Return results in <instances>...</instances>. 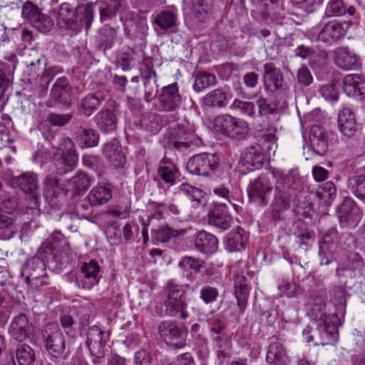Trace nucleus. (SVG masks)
Returning a JSON list of instances; mask_svg holds the SVG:
<instances>
[{"label":"nucleus","mask_w":365,"mask_h":365,"mask_svg":"<svg viewBox=\"0 0 365 365\" xmlns=\"http://www.w3.org/2000/svg\"><path fill=\"white\" fill-rule=\"evenodd\" d=\"M339 322L336 314L328 315L326 313L321 314L316 320V327H311V334L314 340V345H322L332 344L337 338V327Z\"/></svg>","instance_id":"obj_3"},{"label":"nucleus","mask_w":365,"mask_h":365,"mask_svg":"<svg viewBox=\"0 0 365 365\" xmlns=\"http://www.w3.org/2000/svg\"><path fill=\"white\" fill-rule=\"evenodd\" d=\"M103 155L107 159L110 167L118 168L125 163V157L122 152L120 143L115 139L104 145Z\"/></svg>","instance_id":"obj_28"},{"label":"nucleus","mask_w":365,"mask_h":365,"mask_svg":"<svg viewBox=\"0 0 365 365\" xmlns=\"http://www.w3.org/2000/svg\"><path fill=\"white\" fill-rule=\"evenodd\" d=\"M142 78L145 88L144 98L149 102L153 93L158 91L157 76L153 70L147 68L145 71H143Z\"/></svg>","instance_id":"obj_43"},{"label":"nucleus","mask_w":365,"mask_h":365,"mask_svg":"<svg viewBox=\"0 0 365 365\" xmlns=\"http://www.w3.org/2000/svg\"><path fill=\"white\" fill-rule=\"evenodd\" d=\"M120 21L123 23L126 34L131 38L143 36L147 27L143 20H138V16L133 13H128L125 17L120 16Z\"/></svg>","instance_id":"obj_29"},{"label":"nucleus","mask_w":365,"mask_h":365,"mask_svg":"<svg viewBox=\"0 0 365 365\" xmlns=\"http://www.w3.org/2000/svg\"><path fill=\"white\" fill-rule=\"evenodd\" d=\"M105 333L98 327L93 325L87 331L86 346L91 354L97 359H101L105 356V345L106 339H104Z\"/></svg>","instance_id":"obj_19"},{"label":"nucleus","mask_w":365,"mask_h":365,"mask_svg":"<svg viewBox=\"0 0 365 365\" xmlns=\"http://www.w3.org/2000/svg\"><path fill=\"white\" fill-rule=\"evenodd\" d=\"M343 89L348 96L362 99L365 96V77L359 74H348L343 81Z\"/></svg>","instance_id":"obj_25"},{"label":"nucleus","mask_w":365,"mask_h":365,"mask_svg":"<svg viewBox=\"0 0 365 365\" xmlns=\"http://www.w3.org/2000/svg\"><path fill=\"white\" fill-rule=\"evenodd\" d=\"M179 190L187 195L193 207L197 208L202 205V200L204 198V195L200 189L187 183H182L179 187Z\"/></svg>","instance_id":"obj_51"},{"label":"nucleus","mask_w":365,"mask_h":365,"mask_svg":"<svg viewBox=\"0 0 365 365\" xmlns=\"http://www.w3.org/2000/svg\"><path fill=\"white\" fill-rule=\"evenodd\" d=\"M247 239L245 230L237 227L227 235L225 242L226 250L230 252L242 251L245 249Z\"/></svg>","instance_id":"obj_35"},{"label":"nucleus","mask_w":365,"mask_h":365,"mask_svg":"<svg viewBox=\"0 0 365 365\" xmlns=\"http://www.w3.org/2000/svg\"><path fill=\"white\" fill-rule=\"evenodd\" d=\"M76 21V11L68 3L62 4L58 11L57 24L60 27L71 29Z\"/></svg>","instance_id":"obj_41"},{"label":"nucleus","mask_w":365,"mask_h":365,"mask_svg":"<svg viewBox=\"0 0 365 365\" xmlns=\"http://www.w3.org/2000/svg\"><path fill=\"white\" fill-rule=\"evenodd\" d=\"M60 322L65 333L71 337H73L77 334V329L73 317L68 314L61 315Z\"/></svg>","instance_id":"obj_61"},{"label":"nucleus","mask_w":365,"mask_h":365,"mask_svg":"<svg viewBox=\"0 0 365 365\" xmlns=\"http://www.w3.org/2000/svg\"><path fill=\"white\" fill-rule=\"evenodd\" d=\"M96 5L98 6L101 22L121 14L126 9L125 0H100Z\"/></svg>","instance_id":"obj_24"},{"label":"nucleus","mask_w":365,"mask_h":365,"mask_svg":"<svg viewBox=\"0 0 365 365\" xmlns=\"http://www.w3.org/2000/svg\"><path fill=\"white\" fill-rule=\"evenodd\" d=\"M182 97L177 83L163 86L155 96L153 106L158 112L173 113L181 107Z\"/></svg>","instance_id":"obj_7"},{"label":"nucleus","mask_w":365,"mask_h":365,"mask_svg":"<svg viewBox=\"0 0 365 365\" xmlns=\"http://www.w3.org/2000/svg\"><path fill=\"white\" fill-rule=\"evenodd\" d=\"M263 84L267 92H275L282 87L283 75L279 68L272 63L263 65Z\"/></svg>","instance_id":"obj_23"},{"label":"nucleus","mask_w":365,"mask_h":365,"mask_svg":"<svg viewBox=\"0 0 365 365\" xmlns=\"http://www.w3.org/2000/svg\"><path fill=\"white\" fill-rule=\"evenodd\" d=\"M245 276L240 274H237L235 278V296L240 307L245 304L249 292Z\"/></svg>","instance_id":"obj_52"},{"label":"nucleus","mask_w":365,"mask_h":365,"mask_svg":"<svg viewBox=\"0 0 365 365\" xmlns=\"http://www.w3.org/2000/svg\"><path fill=\"white\" fill-rule=\"evenodd\" d=\"M277 173L283 174L279 170H273L269 173L261 174L257 178L251 180L248 187L247 193L250 200L260 206H265L268 202V196L273 189L272 180H276L277 184Z\"/></svg>","instance_id":"obj_4"},{"label":"nucleus","mask_w":365,"mask_h":365,"mask_svg":"<svg viewBox=\"0 0 365 365\" xmlns=\"http://www.w3.org/2000/svg\"><path fill=\"white\" fill-rule=\"evenodd\" d=\"M170 236V228L168 225L152 230L151 237L155 245L166 242Z\"/></svg>","instance_id":"obj_60"},{"label":"nucleus","mask_w":365,"mask_h":365,"mask_svg":"<svg viewBox=\"0 0 365 365\" xmlns=\"http://www.w3.org/2000/svg\"><path fill=\"white\" fill-rule=\"evenodd\" d=\"M231 110H239L241 114L253 118L255 115V106L253 102L235 99L230 105Z\"/></svg>","instance_id":"obj_57"},{"label":"nucleus","mask_w":365,"mask_h":365,"mask_svg":"<svg viewBox=\"0 0 365 365\" xmlns=\"http://www.w3.org/2000/svg\"><path fill=\"white\" fill-rule=\"evenodd\" d=\"M21 275L32 287H38L46 284L43 278L47 275L45 262L38 257L29 259L21 268Z\"/></svg>","instance_id":"obj_12"},{"label":"nucleus","mask_w":365,"mask_h":365,"mask_svg":"<svg viewBox=\"0 0 365 365\" xmlns=\"http://www.w3.org/2000/svg\"><path fill=\"white\" fill-rule=\"evenodd\" d=\"M255 3L262 15L264 16L274 17L279 14L281 5L279 0H252Z\"/></svg>","instance_id":"obj_49"},{"label":"nucleus","mask_w":365,"mask_h":365,"mask_svg":"<svg viewBox=\"0 0 365 365\" xmlns=\"http://www.w3.org/2000/svg\"><path fill=\"white\" fill-rule=\"evenodd\" d=\"M166 294L165 313L172 317L185 319L189 314L187 311V304L185 300V290L181 285L168 284L165 287Z\"/></svg>","instance_id":"obj_5"},{"label":"nucleus","mask_w":365,"mask_h":365,"mask_svg":"<svg viewBox=\"0 0 365 365\" xmlns=\"http://www.w3.org/2000/svg\"><path fill=\"white\" fill-rule=\"evenodd\" d=\"M309 140L314 152L320 155L328 150V137L326 130L320 125H313L309 132Z\"/></svg>","instance_id":"obj_31"},{"label":"nucleus","mask_w":365,"mask_h":365,"mask_svg":"<svg viewBox=\"0 0 365 365\" xmlns=\"http://www.w3.org/2000/svg\"><path fill=\"white\" fill-rule=\"evenodd\" d=\"M208 222L222 231L229 229L232 222L225 203L216 205L208 215Z\"/></svg>","instance_id":"obj_22"},{"label":"nucleus","mask_w":365,"mask_h":365,"mask_svg":"<svg viewBox=\"0 0 365 365\" xmlns=\"http://www.w3.org/2000/svg\"><path fill=\"white\" fill-rule=\"evenodd\" d=\"M156 212L153 214V215L149 217V221L153 218L159 219L162 217V215L166 210H169L171 213L177 215L180 213V208L178 205L170 203L169 205L165 203H157L156 204Z\"/></svg>","instance_id":"obj_64"},{"label":"nucleus","mask_w":365,"mask_h":365,"mask_svg":"<svg viewBox=\"0 0 365 365\" xmlns=\"http://www.w3.org/2000/svg\"><path fill=\"white\" fill-rule=\"evenodd\" d=\"M158 173L165 183L170 185L175 184L180 180L179 169L173 164L160 165Z\"/></svg>","instance_id":"obj_47"},{"label":"nucleus","mask_w":365,"mask_h":365,"mask_svg":"<svg viewBox=\"0 0 365 365\" xmlns=\"http://www.w3.org/2000/svg\"><path fill=\"white\" fill-rule=\"evenodd\" d=\"M204 261L196 259L193 257L185 256L180 259L178 262V267L185 271H193L195 273H200L204 268Z\"/></svg>","instance_id":"obj_54"},{"label":"nucleus","mask_w":365,"mask_h":365,"mask_svg":"<svg viewBox=\"0 0 365 365\" xmlns=\"http://www.w3.org/2000/svg\"><path fill=\"white\" fill-rule=\"evenodd\" d=\"M195 247L198 252L210 255L217 250L218 240L212 234L201 231L195 238Z\"/></svg>","instance_id":"obj_34"},{"label":"nucleus","mask_w":365,"mask_h":365,"mask_svg":"<svg viewBox=\"0 0 365 365\" xmlns=\"http://www.w3.org/2000/svg\"><path fill=\"white\" fill-rule=\"evenodd\" d=\"M112 197V187L110 184L98 183L88 193L87 198L92 206H99Z\"/></svg>","instance_id":"obj_36"},{"label":"nucleus","mask_w":365,"mask_h":365,"mask_svg":"<svg viewBox=\"0 0 365 365\" xmlns=\"http://www.w3.org/2000/svg\"><path fill=\"white\" fill-rule=\"evenodd\" d=\"M346 8L342 0H330L327 5L325 13L328 16H341Z\"/></svg>","instance_id":"obj_59"},{"label":"nucleus","mask_w":365,"mask_h":365,"mask_svg":"<svg viewBox=\"0 0 365 365\" xmlns=\"http://www.w3.org/2000/svg\"><path fill=\"white\" fill-rule=\"evenodd\" d=\"M338 128L344 140L358 136L360 133L355 115L349 108H344L338 115Z\"/></svg>","instance_id":"obj_18"},{"label":"nucleus","mask_w":365,"mask_h":365,"mask_svg":"<svg viewBox=\"0 0 365 365\" xmlns=\"http://www.w3.org/2000/svg\"><path fill=\"white\" fill-rule=\"evenodd\" d=\"M44 345L48 354L54 359L59 358L65 350L63 334L56 324H47L41 329Z\"/></svg>","instance_id":"obj_11"},{"label":"nucleus","mask_w":365,"mask_h":365,"mask_svg":"<svg viewBox=\"0 0 365 365\" xmlns=\"http://www.w3.org/2000/svg\"><path fill=\"white\" fill-rule=\"evenodd\" d=\"M61 190L56 176L50 175L45 178L43 181V195L51 206L57 203V198L61 194Z\"/></svg>","instance_id":"obj_38"},{"label":"nucleus","mask_w":365,"mask_h":365,"mask_svg":"<svg viewBox=\"0 0 365 365\" xmlns=\"http://www.w3.org/2000/svg\"><path fill=\"white\" fill-rule=\"evenodd\" d=\"M95 123L102 131L108 133L117 128L118 118L115 109H102L94 117Z\"/></svg>","instance_id":"obj_32"},{"label":"nucleus","mask_w":365,"mask_h":365,"mask_svg":"<svg viewBox=\"0 0 365 365\" xmlns=\"http://www.w3.org/2000/svg\"><path fill=\"white\" fill-rule=\"evenodd\" d=\"M32 330V324L29 322L24 314H19L14 317L9 329L11 336L18 341H24Z\"/></svg>","instance_id":"obj_26"},{"label":"nucleus","mask_w":365,"mask_h":365,"mask_svg":"<svg viewBox=\"0 0 365 365\" xmlns=\"http://www.w3.org/2000/svg\"><path fill=\"white\" fill-rule=\"evenodd\" d=\"M215 83V76L210 73H200L197 75L193 88L196 92H201L205 88Z\"/></svg>","instance_id":"obj_56"},{"label":"nucleus","mask_w":365,"mask_h":365,"mask_svg":"<svg viewBox=\"0 0 365 365\" xmlns=\"http://www.w3.org/2000/svg\"><path fill=\"white\" fill-rule=\"evenodd\" d=\"M329 234H326L323 237L322 242L319 245V255L320 257V264L321 265H327L330 264L333 259V251L332 247H334V244L329 245Z\"/></svg>","instance_id":"obj_53"},{"label":"nucleus","mask_w":365,"mask_h":365,"mask_svg":"<svg viewBox=\"0 0 365 365\" xmlns=\"http://www.w3.org/2000/svg\"><path fill=\"white\" fill-rule=\"evenodd\" d=\"M346 31V28L343 24L331 21L323 26L318 34V39L324 43L331 44L343 37Z\"/></svg>","instance_id":"obj_27"},{"label":"nucleus","mask_w":365,"mask_h":365,"mask_svg":"<svg viewBox=\"0 0 365 365\" xmlns=\"http://www.w3.org/2000/svg\"><path fill=\"white\" fill-rule=\"evenodd\" d=\"M21 63L26 67L24 70L31 78L38 76L46 66L43 55L36 49H25L22 54Z\"/></svg>","instance_id":"obj_17"},{"label":"nucleus","mask_w":365,"mask_h":365,"mask_svg":"<svg viewBox=\"0 0 365 365\" xmlns=\"http://www.w3.org/2000/svg\"><path fill=\"white\" fill-rule=\"evenodd\" d=\"M218 296V289L210 285L202 286L200 291V298L207 304L215 302Z\"/></svg>","instance_id":"obj_62"},{"label":"nucleus","mask_w":365,"mask_h":365,"mask_svg":"<svg viewBox=\"0 0 365 365\" xmlns=\"http://www.w3.org/2000/svg\"><path fill=\"white\" fill-rule=\"evenodd\" d=\"M16 359L19 365H39L35 350L27 344H21L16 349Z\"/></svg>","instance_id":"obj_42"},{"label":"nucleus","mask_w":365,"mask_h":365,"mask_svg":"<svg viewBox=\"0 0 365 365\" xmlns=\"http://www.w3.org/2000/svg\"><path fill=\"white\" fill-rule=\"evenodd\" d=\"M266 359L269 365H287L290 362L285 347L277 341L269 344Z\"/></svg>","instance_id":"obj_33"},{"label":"nucleus","mask_w":365,"mask_h":365,"mask_svg":"<svg viewBox=\"0 0 365 365\" xmlns=\"http://www.w3.org/2000/svg\"><path fill=\"white\" fill-rule=\"evenodd\" d=\"M53 20L48 15L42 14H38V17L34 21L33 26L41 33H48L53 27Z\"/></svg>","instance_id":"obj_58"},{"label":"nucleus","mask_w":365,"mask_h":365,"mask_svg":"<svg viewBox=\"0 0 365 365\" xmlns=\"http://www.w3.org/2000/svg\"><path fill=\"white\" fill-rule=\"evenodd\" d=\"M210 6L205 0H192V14L198 21H204L207 17Z\"/></svg>","instance_id":"obj_55"},{"label":"nucleus","mask_w":365,"mask_h":365,"mask_svg":"<svg viewBox=\"0 0 365 365\" xmlns=\"http://www.w3.org/2000/svg\"><path fill=\"white\" fill-rule=\"evenodd\" d=\"M214 349L219 359L230 357L232 354V341L226 335L218 336L214 340Z\"/></svg>","instance_id":"obj_48"},{"label":"nucleus","mask_w":365,"mask_h":365,"mask_svg":"<svg viewBox=\"0 0 365 365\" xmlns=\"http://www.w3.org/2000/svg\"><path fill=\"white\" fill-rule=\"evenodd\" d=\"M22 16L27 19L33 26L34 21L38 17L41 11L31 1H26L22 7Z\"/></svg>","instance_id":"obj_63"},{"label":"nucleus","mask_w":365,"mask_h":365,"mask_svg":"<svg viewBox=\"0 0 365 365\" xmlns=\"http://www.w3.org/2000/svg\"><path fill=\"white\" fill-rule=\"evenodd\" d=\"M176 21V15L170 11H163L158 14L154 18L155 29L158 28L162 30H166L175 26Z\"/></svg>","instance_id":"obj_50"},{"label":"nucleus","mask_w":365,"mask_h":365,"mask_svg":"<svg viewBox=\"0 0 365 365\" xmlns=\"http://www.w3.org/2000/svg\"><path fill=\"white\" fill-rule=\"evenodd\" d=\"M219 166L218 157L212 153H200L192 156L187 162L186 168L192 175L212 176Z\"/></svg>","instance_id":"obj_10"},{"label":"nucleus","mask_w":365,"mask_h":365,"mask_svg":"<svg viewBox=\"0 0 365 365\" xmlns=\"http://www.w3.org/2000/svg\"><path fill=\"white\" fill-rule=\"evenodd\" d=\"M76 140L82 148H91L98 144L99 137L95 130L81 128L77 132Z\"/></svg>","instance_id":"obj_46"},{"label":"nucleus","mask_w":365,"mask_h":365,"mask_svg":"<svg viewBox=\"0 0 365 365\" xmlns=\"http://www.w3.org/2000/svg\"><path fill=\"white\" fill-rule=\"evenodd\" d=\"M101 267L98 263L94 260L85 262L81 267L82 277L76 279V284L78 287L86 289H91L96 285L98 282V273Z\"/></svg>","instance_id":"obj_21"},{"label":"nucleus","mask_w":365,"mask_h":365,"mask_svg":"<svg viewBox=\"0 0 365 365\" xmlns=\"http://www.w3.org/2000/svg\"><path fill=\"white\" fill-rule=\"evenodd\" d=\"M71 87L66 78H58L51 91L50 101L55 106L65 109L71 105Z\"/></svg>","instance_id":"obj_14"},{"label":"nucleus","mask_w":365,"mask_h":365,"mask_svg":"<svg viewBox=\"0 0 365 365\" xmlns=\"http://www.w3.org/2000/svg\"><path fill=\"white\" fill-rule=\"evenodd\" d=\"M333 60L335 65L344 71L355 70L360 65L359 58L348 47H338L333 51Z\"/></svg>","instance_id":"obj_20"},{"label":"nucleus","mask_w":365,"mask_h":365,"mask_svg":"<svg viewBox=\"0 0 365 365\" xmlns=\"http://www.w3.org/2000/svg\"><path fill=\"white\" fill-rule=\"evenodd\" d=\"M264 155L259 145L249 146L241 153L239 165L245 168V171H253L259 169L263 164Z\"/></svg>","instance_id":"obj_16"},{"label":"nucleus","mask_w":365,"mask_h":365,"mask_svg":"<svg viewBox=\"0 0 365 365\" xmlns=\"http://www.w3.org/2000/svg\"><path fill=\"white\" fill-rule=\"evenodd\" d=\"M140 127L151 134H157L163 127V118L160 114L152 112L143 113L140 118Z\"/></svg>","instance_id":"obj_40"},{"label":"nucleus","mask_w":365,"mask_h":365,"mask_svg":"<svg viewBox=\"0 0 365 365\" xmlns=\"http://www.w3.org/2000/svg\"><path fill=\"white\" fill-rule=\"evenodd\" d=\"M73 116L72 113H49L46 121L40 124V130L45 140L51 142L58 137L56 143H52L53 148H57V151L53 155V160L57 173L61 175L73 170L77 165L78 158L73 140L68 137L57 135L49 124L62 127L67 125Z\"/></svg>","instance_id":"obj_1"},{"label":"nucleus","mask_w":365,"mask_h":365,"mask_svg":"<svg viewBox=\"0 0 365 365\" xmlns=\"http://www.w3.org/2000/svg\"><path fill=\"white\" fill-rule=\"evenodd\" d=\"M161 339L173 349H181L187 345V330L170 320L162 322L158 326Z\"/></svg>","instance_id":"obj_8"},{"label":"nucleus","mask_w":365,"mask_h":365,"mask_svg":"<svg viewBox=\"0 0 365 365\" xmlns=\"http://www.w3.org/2000/svg\"><path fill=\"white\" fill-rule=\"evenodd\" d=\"M347 188L356 197L365 203V175H356L349 177Z\"/></svg>","instance_id":"obj_45"},{"label":"nucleus","mask_w":365,"mask_h":365,"mask_svg":"<svg viewBox=\"0 0 365 365\" xmlns=\"http://www.w3.org/2000/svg\"><path fill=\"white\" fill-rule=\"evenodd\" d=\"M277 184L274 187V194L269 206L268 217L272 221L284 219V212L290 207V201L295 195L292 188L293 177L289 175L277 173Z\"/></svg>","instance_id":"obj_2"},{"label":"nucleus","mask_w":365,"mask_h":365,"mask_svg":"<svg viewBox=\"0 0 365 365\" xmlns=\"http://www.w3.org/2000/svg\"><path fill=\"white\" fill-rule=\"evenodd\" d=\"M232 94L227 91L216 88L207 93L202 98V106L207 108H225L231 100Z\"/></svg>","instance_id":"obj_30"},{"label":"nucleus","mask_w":365,"mask_h":365,"mask_svg":"<svg viewBox=\"0 0 365 365\" xmlns=\"http://www.w3.org/2000/svg\"><path fill=\"white\" fill-rule=\"evenodd\" d=\"M103 98L98 93H89L83 97L78 106V110L86 117L91 116L98 108Z\"/></svg>","instance_id":"obj_39"},{"label":"nucleus","mask_w":365,"mask_h":365,"mask_svg":"<svg viewBox=\"0 0 365 365\" xmlns=\"http://www.w3.org/2000/svg\"><path fill=\"white\" fill-rule=\"evenodd\" d=\"M92 180L93 179L85 173L78 172L73 177L66 180L63 186L67 192L76 193L86 190Z\"/></svg>","instance_id":"obj_37"},{"label":"nucleus","mask_w":365,"mask_h":365,"mask_svg":"<svg viewBox=\"0 0 365 365\" xmlns=\"http://www.w3.org/2000/svg\"><path fill=\"white\" fill-rule=\"evenodd\" d=\"M198 138L192 130L185 125H177L163 138V144L168 148L186 150L197 145Z\"/></svg>","instance_id":"obj_9"},{"label":"nucleus","mask_w":365,"mask_h":365,"mask_svg":"<svg viewBox=\"0 0 365 365\" xmlns=\"http://www.w3.org/2000/svg\"><path fill=\"white\" fill-rule=\"evenodd\" d=\"M10 185L14 187L20 188L26 194L31 196L34 205L38 206V182L37 176L34 173H22L18 176L13 177L10 181Z\"/></svg>","instance_id":"obj_13"},{"label":"nucleus","mask_w":365,"mask_h":365,"mask_svg":"<svg viewBox=\"0 0 365 365\" xmlns=\"http://www.w3.org/2000/svg\"><path fill=\"white\" fill-rule=\"evenodd\" d=\"M116 36L117 32L114 28L104 25L100 29L97 36L99 48L104 51L111 48Z\"/></svg>","instance_id":"obj_44"},{"label":"nucleus","mask_w":365,"mask_h":365,"mask_svg":"<svg viewBox=\"0 0 365 365\" xmlns=\"http://www.w3.org/2000/svg\"><path fill=\"white\" fill-rule=\"evenodd\" d=\"M363 216V212L356 202L349 197L343 201L338 210V218L341 226H355Z\"/></svg>","instance_id":"obj_15"},{"label":"nucleus","mask_w":365,"mask_h":365,"mask_svg":"<svg viewBox=\"0 0 365 365\" xmlns=\"http://www.w3.org/2000/svg\"><path fill=\"white\" fill-rule=\"evenodd\" d=\"M215 130L231 138L242 139L249 132L247 123L229 114L217 116L213 121Z\"/></svg>","instance_id":"obj_6"}]
</instances>
